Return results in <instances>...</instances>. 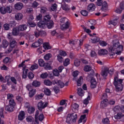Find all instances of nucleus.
I'll use <instances>...</instances> for the list:
<instances>
[{
	"label": "nucleus",
	"mask_w": 124,
	"mask_h": 124,
	"mask_svg": "<svg viewBox=\"0 0 124 124\" xmlns=\"http://www.w3.org/2000/svg\"><path fill=\"white\" fill-rule=\"evenodd\" d=\"M122 83H123V79H119L117 77L114 78L113 84L115 87V91L117 92H122L124 89V85Z\"/></svg>",
	"instance_id": "nucleus-1"
},
{
	"label": "nucleus",
	"mask_w": 124,
	"mask_h": 124,
	"mask_svg": "<svg viewBox=\"0 0 124 124\" xmlns=\"http://www.w3.org/2000/svg\"><path fill=\"white\" fill-rule=\"evenodd\" d=\"M77 120V114L76 113H73L72 114H69L66 117V123L67 124H73Z\"/></svg>",
	"instance_id": "nucleus-2"
},
{
	"label": "nucleus",
	"mask_w": 124,
	"mask_h": 124,
	"mask_svg": "<svg viewBox=\"0 0 124 124\" xmlns=\"http://www.w3.org/2000/svg\"><path fill=\"white\" fill-rule=\"evenodd\" d=\"M29 60H26L22 62L18 65L19 67H23V73H22V78L23 79H26L28 77V72H29V69H27L26 67V64H24L25 62H28Z\"/></svg>",
	"instance_id": "nucleus-3"
},
{
	"label": "nucleus",
	"mask_w": 124,
	"mask_h": 124,
	"mask_svg": "<svg viewBox=\"0 0 124 124\" xmlns=\"http://www.w3.org/2000/svg\"><path fill=\"white\" fill-rule=\"evenodd\" d=\"M123 48L124 46L117 42L114 44L113 46H110L109 48V52H114V51H117L118 50H123Z\"/></svg>",
	"instance_id": "nucleus-4"
},
{
	"label": "nucleus",
	"mask_w": 124,
	"mask_h": 124,
	"mask_svg": "<svg viewBox=\"0 0 124 124\" xmlns=\"http://www.w3.org/2000/svg\"><path fill=\"white\" fill-rule=\"evenodd\" d=\"M12 12V7L9 6L6 7H0V13L4 15L6 13H11Z\"/></svg>",
	"instance_id": "nucleus-5"
},
{
	"label": "nucleus",
	"mask_w": 124,
	"mask_h": 124,
	"mask_svg": "<svg viewBox=\"0 0 124 124\" xmlns=\"http://www.w3.org/2000/svg\"><path fill=\"white\" fill-rule=\"evenodd\" d=\"M48 106V102H46L45 104L42 101L38 103L37 108L40 111H42L43 109L46 108Z\"/></svg>",
	"instance_id": "nucleus-6"
},
{
	"label": "nucleus",
	"mask_w": 124,
	"mask_h": 124,
	"mask_svg": "<svg viewBox=\"0 0 124 124\" xmlns=\"http://www.w3.org/2000/svg\"><path fill=\"white\" fill-rule=\"evenodd\" d=\"M109 73V68L107 67H105L104 69L102 70L101 75L103 76V78H106L108 76V74Z\"/></svg>",
	"instance_id": "nucleus-7"
},
{
	"label": "nucleus",
	"mask_w": 124,
	"mask_h": 124,
	"mask_svg": "<svg viewBox=\"0 0 124 124\" xmlns=\"http://www.w3.org/2000/svg\"><path fill=\"white\" fill-rule=\"evenodd\" d=\"M35 36L39 37V36H46V32L44 31H39L34 32Z\"/></svg>",
	"instance_id": "nucleus-8"
},
{
	"label": "nucleus",
	"mask_w": 124,
	"mask_h": 124,
	"mask_svg": "<svg viewBox=\"0 0 124 124\" xmlns=\"http://www.w3.org/2000/svg\"><path fill=\"white\" fill-rule=\"evenodd\" d=\"M14 7L16 10H21L24 7V4L22 2H18L14 5Z\"/></svg>",
	"instance_id": "nucleus-9"
},
{
	"label": "nucleus",
	"mask_w": 124,
	"mask_h": 124,
	"mask_svg": "<svg viewBox=\"0 0 124 124\" xmlns=\"http://www.w3.org/2000/svg\"><path fill=\"white\" fill-rule=\"evenodd\" d=\"M95 10V5L94 4L91 3L87 6V10L89 12H92V11H94Z\"/></svg>",
	"instance_id": "nucleus-10"
},
{
	"label": "nucleus",
	"mask_w": 124,
	"mask_h": 124,
	"mask_svg": "<svg viewBox=\"0 0 124 124\" xmlns=\"http://www.w3.org/2000/svg\"><path fill=\"white\" fill-rule=\"evenodd\" d=\"M20 33V31L18 29V27L17 28H14L12 30V35H14V36H17V35H19Z\"/></svg>",
	"instance_id": "nucleus-11"
},
{
	"label": "nucleus",
	"mask_w": 124,
	"mask_h": 124,
	"mask_svg": "<svg viewBox=\"0 0 124 124\" xmlns=\"http://www.w3.org/2000/svg\"><path fill=\"white\" fill-rule=\"evenodd\" d=\"M96 80L94 78H92L91 80V88L94 89V88L96 87Z\"/></svg>",
	"instance_id": "nucleus-12"
},
{
	"label": "nucleus",
	"mask_w": 124,
	"mask_h": 124,
	"mask_svg": "<svg viewBox=\"0 0 124 124\" xmlns=\"http://www.w3.org/2000/svg\"><path fill=\"white\" fill-rule=\"evenodd\" d=\"M77 42H78V43H79V46H81V45L83 44V40H77V41L71 40L69 41V44H71V45H75V44H77Z\"/></svg>",
	"instance_id": "nucleus-13"
},
{
	"label": "nucleus",
	"mask_w": 124,
	"mask_h": 124,
	"mask_svg": "<svg viewBox=\"0 0 124 124\" xmlns=\"http://www.w3.org/2000/svg\"><path fill=\"white\" fill-rule=\"evenodd\" d=\"M61 4H62V9H63V10H64V11H69V10H70V8H69V6H68V5L65 4V2H62Z\"/></svg>",
	"instance_id": "nucleus-14"
},
{
	"label": "nucleus",
	"mask_w": 124,
	"mask_h": 124,
	"mask_svg": "<svg viewBox=\"0 0 124 124\" xmlns=\"http://www.w3.org/2000/svg\"><path fill=\"white\" fill-rule=\"evenodd\" d=\"M19 31H25L28 29V25L26 24H22L18 26Z\"/></svg>",
	"instance_id": "nucleus-15"
},
{
	"label": "nucleus",
	"mask_w": 124,
	"mask_h": 124,
	"mask_svg": "<svg viewBox=\"0 0 124 124\" xmlns=\"http://www.w3.org/2000/svg\"><path fill=\"white\" fill-rule=\"evenodd\" d=\"M46 22L44 20L43 21H40L39 23H37V26L40 29H44L46 28Z\"/></svg>",
	"instance_id": "nucleus-16"
},
{
	"label": "nucleus",
	"mask_w": 124,
	"mask_h": 124,
	"mask_svg": "<svg viewBox=\"0 0 124 124\" xmlns=\"http://www.w3.org/2000/svg\"><path fill=\"white\" fill-rule=\"evenodd\" d=\"M25 112L24 111H21L19 112V114L18 116V119L19 121H23L25 119Z\"/></svg>",
	"instance_id": "nucleus-17"
},
{
	"label": "nucleus",
	"mask_w": 124,
	"mask_h": 124,
	"mask_svg": "<svg viewBox=\"0 0 124 124\" xmlns=\"http://www.w3.org/2000/svg\"><path fill=\"white\" fill-rule=\"evenodd\" d=\"M43 20L46 23H47V22H50V21H52L51 20V16L50 15V14H47L44 16L43 17Z\"/></svg>",
	"instance_id": "nucleus-18"
},
{
	"label": "nucleus",
	"mask_w": 124,
	"mask_h": 124,
	"mask_svg": "<svg viewBox=\"0 0 124 124\" xmlns=\"http://www.w3.org/2000/svg\"><path fill=\"white\" fill-rule=\"evenodd\" d=\"M15 107H13V106L9 105L5 107V110L8 111V112H13L14 111Z\"/></svg>",
	"instance_id": "nucleus-19"
},
{
	"label": "nucleus",
	"mask_w": 124,
	"mask_h": 124,
	"mask_svg": "<svg viewBox=\"0 0 124 124\" xmlns=\"http://www.w3.org/2000/svg\"><path fill=\"white\" fill-rule=\"evenodd\" d=\"M16 45H17V42L16 40H15V39H11V40H10V47H12V48H14Z\"/></svg>",
	"instance_id": "nucleus-20"
},
{
	"label": "nucleus",
	"mask_w": 124,
	"mask_h": 124,
	"mask_svg": "<svg viewBox=\"0 0 124 124\" xmlns=\"http://www.w3.org/2000/svg\"><path fill=\"white\" fill-rule=\"evenodd\" d=\"M107 54H108V51L105 49H102L98 51L99 56H104L107 55Z\"/></svg>",
	"instance_id": "nucleus-21"
},
{
	"label": "nucleus",
	"mask_w": 124,
	"mask_h": 124,
	"mask_svg": "<svg viewBox=\"0 0 124 124\" xmlns=\"http://www.w3.org/2000/svg\"><path fill=\"white\" fill-rule=\"evenodd\" d=\"M8 45H9V43H8V41L6 40H3L2 41L1 47L2 48H7L8 46Z\"/></svg>",
	"instance_id": "nucleus-22"
},
{
	"label": "nucleus",
	"mask_w": 124,
	"mask_h": 124,
	"mask_svg": "<svg viewBox=\"0 0 124 124\" xmlns=\"http://www.w3.org/2000/svg\"><path fill=\"white\" fill-rule=\"evenodd\" d=\"M69 28V22L63 23L61 26V29L62 31H64L65 30H67Z\"/></svg>",
	"instance_id": "nucleus-23"
},
{
	"label": "nucleus",
	"mask_w": 124,
	"mask_h": 124,
	"mask_svg": "<svg viewBox=\"0 0 124 124\" xmlns=\"http://www.w3.org/2000/svg\"><path fill=\"white\" fill-rule=\"evenodd\" d=\"M84 70L86 72H89V71H92V74H93V73H94V71L92 69V66L89 65L85 66L84 68Z\"/></svg>",
	"instance_id": "nucleus-24"
},
{
	"label": "nucleus",
	"mask_w": 124,
	"mask_h": 124,
	"mask_svg": "<svg viewBox=\"0 0 124 124\" xmlns=\"http://www.w3.org/2000/svg\"><path fill=\"white\" fill-rule=\"evenodd\" d=\"M114 118L116 120H119V119L124 120V115H123V113L121 112H119L117 115L114 116Z\"/></svg>",
	"instance_id": "nucleus-25"
},
{
	"label": "nucleus",
	"mask_w": 124,
	"mask_h": 124,
	"mask_svg": "<svg viewBox=\"0 0 124 124\" xmlns=\"http://www.w3.org/2000/svg\"><path fill=\"white\" fill-rule=\"evenodd\" d=\"M15 19L17 21H20L23 19V15L21 13H17L15 15Z\"/></svg>",
	"instance_id": "nucleus-26"
},
{
	"label": "nucleus",
	"mask_w": 124,
	"mask_h": 124,
	"mask_svg": "<svg viewBox=\"0 0 124 124\" xmlns=\"http://www.w3.org/2000/svg\"><path fill=\"white\" fill-rule=\"evenodd\" d=\"M46 26L47 27L48 29H52L54 27V21L53 20H50L46 22Z\"/></svg>",
	"instance_id": "nucleus-27"
},
{
	"label": "nucleus",
	"mask_w": 124,
	"mask_h": 124,
	"mask_svg": "<svg viewBox=\"0 0 124 124\" xmlns=\"http://www.w3.org/2000/svg\"><path fill=\"white\" fill-rule=\"evenodd\" d=\"M108 100L107 99L103 100L101 102V107H102V108H105V107H107L108 105Z\"/></svg>",
	"instance_id": "nucleus-28"
},
{
	"label": "nucleus",
	"mask_w": 124,
	"mask_h": 124,
	"mask_svg": "<svg viewBox=\"0 0 124 124\" xmlns=\"http://www.w3.org/2000/svg\"><path fill=\"white\" fill-rule=\"evenodd\" d=\"M102 5V10H103V11H105V10H106V9H107L108 7V4H107V2L105 1L103 2Z\"/></svg>",
	"instance_id": "nucleus-29"
},
{
	"label": "nucleus",
	"mask_w": 124,
	"mask_h": 124,
	"mask_svg": "<svg viewBox=\"0 0 124 124\" xmlns=\"http://www.w3.org/2000/svg\"><path fill=\"white\" fill-rule=\"evenodd\" d=\"M77 93L79 96H83V95H84V93H85L84 90H83V89H82V88H79L78 89Z\"/></svg>",
	"instance_id": "nucleus-30"
},
{
	"label": "nucleus",
	"mask_w": 124,
	"mask_h": 124,
	"mask_svg": "<svg viewBox=\"0 0 124 124\" xmlns=\"http://www.w3.org/2000/svg\"><path fill=\"white\" fill-rule=\"evenodd\" d=\"M48 11V9L45 6L41 7L40 12L41 14H46V12Z\"/></svg>",
	"instance_id": "nucleus-31"
},
{
	"label": "nucleus",
	"mask_w": 124,
	"mask_h": 124,
	"mask_svg": "<svg viewBox=\"0 0 124 124\" xmlns=\"http://www.w3.org/2000/svg\"><path fill=\"white\" fill-rule=\"evenodd\" d=\"M77 86H78V87H81V86H82V84H83V78H82V77H80V78L77 81Z\"/></svg>",
	"instance_id": "nucleus-32"
},
{
	"label": "nucleus",
	"mask_w": 124,
	"mask_h": 124,
	"mask_svg": "<svg viewBox=\"0 0 124 124\" xmlns=\"http://www.w3.org/2000/svg\"><path fill=\"white\" fill-rule=\"evenodd\" d=\"M32 85L33 87H38L41 85L40 82L37 80H34L32 83Z\"/></svg>",
	"instance_id": "nucleus-33"
},
{
	"label": "nucleus",
	"mask_w": 124,
	"mask_h": 124,
	"mask_svg": "<svg viewBox=\"0 0 124 124\" xmlns=\"http://www.w3.org/2000/svg\"><path fill=\"white\" fill-rule=\"evenodd\" d=\"M92 43H97V42H99L100 39L99 38L95 36V37H93L91 39Z\"/></svg>",
	"instance_id": "nucleus-34"
},
{
	"label": "nucleus",
	"mask_w": 124,
	"mask_h": 124,
	"mask_svg": "<svg viewBox=\"0 0 124 124\" xmlns=\"http://www.w3.org/2000/svg\"><path fill=\"white\" fill-rule=\"evenodd\" d=\"M44 83L46 86H52L53 85V83L49 79L45 80Z\"/></svg>",
	"instance_id": "nucleus-35"
},
{
	"label": "nucleus",
	"mask_w": 124,
	"mask_h": 124,
	"mask_svg": "<svg viewBox=\"0 0 124 124\" xmlns=\"http://www.w3.org/2000/svg\"><path fill=\"white\" fill-rule=\"evenodd\" d=\"M44 67L47 70L52 69V66H51V64H50L49 63H46L44 66Z\"/></svg>",
	"instance_id": "nucleus-36"
},
{
	"label": "nucleus",
	"mask_w": 124,
	"mask_h": 124,
	"mask_svg": "<svg viewBox=\"0 0 124 124\" xmlns=\"http://www.w3.org/2000/svg\"><path fill=\"white\" fill-rule=\"evenodd\" d=\"M35 93H36V89H32L31 91H30L29 93V96L30 97H32L34 94H35Z\"/></svg>",
	"instance_id": "nucleus-37"
},
{
	"label": "nucleus",
	"mask_w": 124,
	"mask_h": 124,
	"mask_svg": "<svg viewBox=\"0 0 124 124\" xmlns=\"http://www.w3.org/2000/svg\"><path fill=\"white\" fill-rule=\"evenodd\" d=\"M68 22H69L68 21V19H67L66 17H63L60 19V23H61V24H65Z\"/></svg>",
	"instance_id": "nucleus-38"
},
{
	"label": "nucleus",
	"mask_w": 124,
	"mask_h": 124,
	"mask_svg": "<svg viewBox=\"0 0 124 124\" xmlns=\"http://www.w3.org/2000/svg\"><path fill=\"white\" fill-rule=\"evenodd\" d=\"M44 92L46 95H51V90H50L49 89L45 88Z\"/></svg>",
	"instance_id": "nucleus-39"
},
{
	"label": "nucleus",
	"mask_w": 124,
	"mask_h": 124,
	"mask_svg": "<svg viewBox=\"0 0 124 124\" xmlns=\"http://www.w3.org/2000/svg\"><path fill=\"white\" fill-rule=\"evenodd\" d=\"M9 105L13 106L15 107L16 106V103H15V101L13 99H10L9 101Z\"/></svg>",
	"instance_id": "nucleus-40"
},
{
	"label": "nucleus",
	"mask_w": 124,
	"mask_h": 124,
	"mask_svg": "<svg viewBox=\"0 0 124 124\" xmlns=\"http://www.w3.org/2000/svg\"><path fill=\"white\" fill-rule=\"evenodd\" d=\"M34 111H35V109L32 107H30L28 109V112L29 114H32Z\"/></svg>",
	"instance_id": "nucleus-41"
},
{
	"label": "nucleus",
	"mask_w": 124,
	"mask_h": 124,
	"mask_svg": "<svg viewBox=\"0 0 124 124\" xmlns=\"http://www.w3.org/2000/svg\"><path fill=\"white\" fill-rule=\"evenodd\" d=\"M38 62L39 66L41 67H44V65H45V62H44V61L43 59H39L38 60Z\"/></svg>",
	"instance_id": "nucleus-42"
},
{
	"label": "nucleus",
	"mask_w": 124,
	"mask_h": 124,
	"mask_svg": "<svg viewBox=\"0 0 124 124\" xmlns=\"http://www.w3.org/2000/svg\"><path fill=\"white\" fill-rule=\"evenodd\" d=\"M91 100V96H90V95H89L87 97V98H86L84 101H83V103L84 104H85V105H88V104H89V101Z\"/></svg>",
	"instance_id": "nucleus-43"
},
{
	"label": "nucleus",
	"mask_w": 124,
	"mask_h": 124,
	"mask_svg": "<svg viewBox=\"0 0 124 124\" xmlns=\"http://www.w3.org/2000/svg\"><path fill=\"white\" fill-rule=\"evenodd\" d=\"M70 60H69V59H68V58L66 59L63 62L64 66H67V65H68V64L70 63Z\"/></svg>",
	"instance_id": "nucleus-44"
},
{
	"label": "nucleus",
	"mask_w": 124,
	"mask_h": 124,
	"mask_svg": "<svg viewBox=\"0 0 124 124\" xmlns=\"http://www.w3.org/2000/svg\"><path fill=\"white\" fill-rule=\"evenodd\" d=\"M57 7H58V5H57V4L56 3H54L52 5L51 9L52 11H56L57 10Z\"/></svg>",
	"instance_id": "nucleus-45"
},
{
	"label": "nucleus",
	"mask_w": 124,
	"mask_h": 124,
	"mask_svg": "<svg viewBox=\"0 0 124 124\" xmlns=\"http://www.w3.org/2000/svg\"><path fill=\"white\" fill-rule=\"evenodd\" d=\"M118 19H119V17H117V18H116L113 20L109 21V25H113V26H116L117 25V22H116V21H117Z\"/></svg>",
	"instance_id": "nucleus-46"
},
{
	"label": "nucleus",
	"mask_w": 124,
	"mask_h": 124,
	"mask_svg": "<svg viewBox=\"0 0 124 124\" xmlns=\"http://www.w3.org/2000/svg\"><path fill=\"white\" fill-rule=\"evenodd\" d=\"M57 84L60 87V88H63L64 87V83L61 80H58Z\"/></svg>",
	"instance_id": "nucleus-47"
},
{
	"label": "nucleus",
	"mask_w": 124,
	"mask_h": 124,
	"mask_svg": "<svg viewBox=\"0 0 124 124\" xmlns=\"http://www.w3.org/2000/svg\"><path fill=\"white\" fill-rule=\"evenodd\" d=\"M81 62L80 61V60H75L74 61V65H75V66L78 67L80 66V63Z\"/></svg>",
	"instance_id": "nucleus-48"
},
{
	"label": "nucleus",
	"mask_w": 124,
	"mask_h": 124,
	"mask_svg": "<svg viewBox=\"0 0 124 124\" xmlns=\"http://www.w3.org/2000/svg\"><path fill=\"white\" fill-rule=\"evenodd\" d=\"M80 13L83 16H88V14H89V12L85 10L81 11Z\"/></svg>",
	"instance_id": "nucleus-49"
},
{
	"label": "nucleus",
	"mask_w": 124,
	"mask_h": 124,
	"mask_svg": "<svg viewBox=\"0 0 124 124\" xmlns=\"http://www.w3.org/2000/svg\"><path fill=\"white\" fill-rule=\"evenodd\" d=\"M38 68V65L37 64H35L32 65L30 68L31 70H34V69H37Z\"/></svg>",
	"instance_id": "nucleus-50"
},
{
	"label": "nucleus",
	"mask_w": 124,
	"mask_h": 124,
	"mask_svg": "<svg viewBox=\"0 0 124 124\" xmlns=\"http://www.w3.org/2000/svg\"><path fill=\"white\" fill-rule=\"evenodd\" d=\"M16 99L19 102V103L23 102V98L19 95L16 96Z\"/></svg>",
	"instance_id": "nucleus-51"
},
{
	"label": "nucleus",
	"mask_w": 124,
	"mask_h": 124,
	"mask_svg": "<svg viewBox=\"0 0 124 124\" xmlns=\"http://www.w3.org/2000/svg\"><path fill=\"white\" fill-rule=\"evenodd\" d=\"M85 119H86V115L84 114L83 115H81L79 120H78V124L82 123V122H83V120H85Z\"/></svg>",
	"instance_id": "nucleus-52"
},
{
	"label": "nucleus",
	"mask_w": 124,
	"mask_h": 124,
	"mask_svg": "<svg viewBox=\"0 0 124 124\" xmlns=\"http://www.w3.org/2000/svg\"><path fill=\"white\" fill-rule=\"evenodd\" d=\"M28 77L29 79H33L34 78V74L32 72H29L28 75Z\"/></svg>",
	"instance_id": "nucleus-53"
},
{
	"label": "nucleus",
	"mask_w": 124,
	"mask_h": 124,
	"mask_svg": "<svg viewBox=\"0 0 124 124\" xmlns=\"http://www.w3.org/2000/svg\"><path fill=\"white\" fill-rule=\"evenodd\" d=\"M51 57H52L51 54L48 53L44 56V59L45 60H46V61H48L50 59V58H51Z\"/></svg>",
	"instance_id": "nucleus-54"
},
{
	"label": "nucleus",
	"mask_w": 124,
	"mask_h": 124,
	"mask_svg": "<svg viewBox=\"0 0 124 124\" xmlns=\"http://www.w3.org/2000/svg\"><path fill=\"white\" fill-rule=\"evenodd\" d=\"M27 122L28 123H31L33 120V118L31 116H28L26 119Z\"/></svg>",
	"instance_id": "nucleus-55"
},
{
	"label": "nucleus",
	"mask_w": 124,
	"mask_h": 124,
	"mask_svg": "<svg viewBox=\"0 0 124 124\" xmlns=\"http://www.w3.org/2000/svg\"><path fill=\"white\" fill-rule=\"evenodd\" d=\"M11 81L15 84V85H17V80H16V78L14 77H11L10 78Z\"/></svg>",
	"instance_id": "nucleus-56"
},
{
	"label": "nucleus",
	"mask_w": 124,
	"mask_h": 124,
	"mask_svg": "<svg viewBox=\"0 0 124 124\" xmlns=\"http://www.w3.org/2000/svg\"><path fill=\"white\" fill-rule=\"evenodd\" d=\"M53 74L54 76H59L60 72L57 69H55L53 70Z\"/></svg>",
	"instance_id": "nucleus-57"
},
{
	"label": "nucleus",
	"mask_w": 124,
	"mask_h": 124,
	"mask_svg": "<svg viewBox=\"0 0 124 124\" xmlns=\"http://www.w3.org/2000/svg\"><path fill=\"white\" fill-rule=\"evenodd\" d=\"M57 59L59 62H63V58H62L61 55H58L57 56Z\"/></svg>",
	"instance_id": "nucleus-58"
},
{
	"label": "nucleus",
	"mask_w": 124,
	"mask_h": 124,
	"mask_svg": "<svg viewBox=\"0 0 124 124\" xmlns=\"http://www.w3.org/2000/svg\"><path fill=\"white\" fill-rule=\"evenodd\" d=\"M43 45L44 49L46 50H48V49H50V46H49V44H48V43H45Z\"/></svg>",
	"instance_id": "nucleus-59"
},
{
	"label": "nucleus",
	"mask_w": 124,
	"mask_h": 124,
	"mask_svg": "<svg viewBox=\"0 0 124 124\" xmlns=\"http://www.w3.org/2000/svg\"><path fill=\"white\" fill-rule=\"evenodd\" d=\"M38 120L40 122H42L44 120V115L43 114H41L38 116Z\"/></svg>",
	"instance_id": "nucleus-60"
},
{
	"label": "nucleus",
	"mask_w": 124,
	"mask_h": 124,
	"mask_svg": "<svg viewBox=\"0 0 124 124\" xmlns=\"http://www.w3.org/2000/svg\"><path fill=\"white\" fill-rule=\"evenodd\" d=\"M58 55H60L61 56H62L63 57H65V56H66V52L62 50H60L59 54Z\"/></svg>",
	"instance_id": "nucleus-61"
},
{
	"label": "nucleus",
	"mask_w": 124,
	"mask_h": 124,
	"mask_svg": "<svg viewBox=\"0 0 124 124\" xmlns=\"http://www.w3.org/2000/svg\"><path fill=\"white\" fill-rule=\"evenodd\" d=\"M46 77H48V74L47 73H44L41 75V78H42V79H45Z\"/></svg>",
	"instance_id": "nucleus-62"
},
{
	"label": "nucleus",
	"mask_w": 124,
	"mask_h": 124,
	"mask_svg": "<svg viewBox=\"0 0 124 124\" xmlns=\"http://www.w3.org/2000/svg\"><path fill=\"white\" fill-rule=\"evenodd\" d=\"M108 103L110 105H115V103H116V100L115 99H110L108 101Z\"/></svg>",
	"instance_id": "nucleus-63"
},
{
	"label": "nucleus",
	"mask_w": 124,
	"mask_h": 124,
	"mask_svg": "<svg viewBox=\"0 0 124 124\" xmlns=\"http://www.w3.org/2000/svg\"><path fill=\"white\" fill-rule=\"evenodd\" d=\"M102 122L104 124H108L109 119H108V118H105L102 120Z\"/></svg>",
	"instance_id": "nucleus-64"
}]
</instances>
